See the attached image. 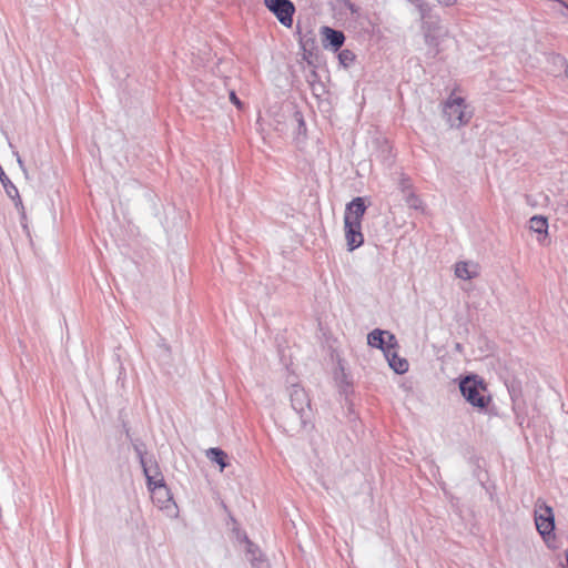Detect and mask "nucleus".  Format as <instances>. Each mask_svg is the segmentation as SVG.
I'll return each mask as SVG.
<instances>
[{
    "mask_svg": "<svg viewBox=\"0 0 568 568\" xmlns=\"http://www.w3.org/2000/svg\"><path fill=\"white\" fill-rule=\"evenodd\" d=\"M290 400L293 413L287 415L284 420L285 430L292 435L303 430L313 429V412L311 399L300 385L294 384L290 388Z\"/></svg>",
    "mask_w": 568,
    "mask_h": 568,
    "instance_id": "f257e3e1",
    "label": "nucleus"
},
{
    "mask_svg": "<svg viewBox=\"0 0 568 568\" xmlns=\"http://www.w3.org/2000/svg\"><path fill=\"white\" fill-rule=\"evenodd\" d=\"M458 386L463 397L469 405L480 412L487 409L491 398L483 377L476 374L460 376Z\"/></svg>",
    "mask_w": 568,
    "mask_h": 568,
    "instance_id": "f03ea898",
    "label": "nucleus"
},
{
    "mask_svg": "<svg viewBox=\"0 0 568 568\" xmlns=\"http://www.w3.org/2000/svg\"><path fill=\"white\" fill-rule=\"evenodd\" d=\"M443 115L452 128H460L471 118V113L466 111L465 100L460 97L449 98L445 102Z\"/></svg>",
    "mask_w": 568,
    "mask_h": 568,
    "instance_id": "7ed1b4c3",
    "label": "nucleus"
},
{
    "mask_svg": "<svg viewBox=\"0 0 568 568\" xmlns=\"http://www.w3.org/2000/svg\"><path fill=\"white\" fill-rule=\"evenodd\" d=\"M409 2L416 8L420 21L422 32H440V19L439 16L434 11V6L426 0H409Z\"/></svg>",
    "mask_w": 568,
    "mask_h": 568,
    "instance_id": "20e7f679",
    "label": "nucleus"
},
{
    "mask_svg": "<svg viewBox=\"0 0 568 568\" xmlns=\"http://www.w3.org/2000/svg\"><path fill=\"white\" fill-rule=\"evenodd\" d=\"M143 474L146 478L148 488L151 491L159 493L164 490L165 495L169 497V487L166 486L163 475L161 474L160 467L153 456H150V459L141 465Z\"/></svg>",
    "mask_w": 568,
    "mask_h": 568,
    "instance_id": "39448f33",
    "label": "nucleus"
},
{
    "mask_svg": "<svg viewBox=\"0 0 568 568\" xmlns=\"http://www.w3.org/2000/svg\"><path fill=\"white\" fill-rule=\"evenodd\" d=\"M264 6L284 27H292L295 6L291 0H264Z\"/></svg>",
    "mask_w": 568,
    "mask_h": 568,
    "instance_id": "423d86ee",
    "label": "nucleus"
},
{
    "mask_svg": "<svg viewBox=\"0 0 568 568\" xmlns=\"http://www.w3.org/2000/svg\"><path fill=\"white\" fill-rule=\"evenodd\" d=\"M367 344L372 347L383 351L384 355L389 353L390 348H396L398 345L394 334L379 328H375L368 333Z\"/></svg>",
    "mask_w": 568,
    "mask_h": 568,
    "instance_id": "0eeeda50",
    "label": "nucleus"
},
{
    "mask_svg": "<svg viewBox=\"0 0 568 568\" xmlns=\"http://www.w3.org/2000/svg\"><path fill=\"white\" fill-rule=\"evenodd\" d=\"M344 230L347 248L349 252L358 248L364 243V235L362 233V223L352 222L349 217L344 219Z\"/></svg>",
    "mask_w": 568,
    "mask_h": 568,
    "instance_id": "6e6552de",
    "label": "nucleus"
},
{
    "mask_svg": "<svg viewBox=\"0 0 568 568\" xmlns=\"http://www.w3.org/2000/svg\"><path fill=\"white\" fill-rule=\"evenodd\" d=\"M545 514L535 515V523L538 532L541 535L542 539L548 542L550 537H554L555 530V518L552 514V509L549 506H545Z\"/></svg>",
    "mask_w": 568,
    "mask_h": 568,
    "instance_id": "1a4fd4ad",
    "label": "nucleus"
},
{
    "mask_svg": "<svg viewBox=\"0 0 568 568\" xmlns=\"http://www.w3.org/2000/svg\"><path fill=\"white\" fill-rule=\"evenodd\" d=\"M321 33L323 34V47L334 52L339 51L346 39L343 31L327 26L321 28Z\"/></svg>",
    "mask_w": 568,
    "mask_h": 568,
    "instance_id": "9d476101",
    "label": "nucleus"
},
{
    "mask_svg": "<svg viewBox=\"0 0 568 568\" xmlns=\"http://www.w3.org/2000/svg\"><path fill=\"white\" fill-rule=\"evenodd\" d=\"M367 210L365 199L362 196L354 197L349 203L346 204L344 219L349 217L352 222L362 223L363 216Z\"/></svg>",
    "mask_w": 568,
    "mask_h": 568,
    "instance_id": "9b49d317",
    "label": "nucleus"
},
{
    "mask_svg": "<svg viewBox=\"0 0 568 568\" xmlns=\"http://www.w3.org/2000/svg\"><path fill=\"white\" fill-rule=\"evenodd\" d=\"M385 357L390 368L397 374H404L408 371L409 364L407 359L399 357L395 348H390L389 353L385 354Z\"/></svg>",
    "mask_w": 568,
    "mask_h": 568,
    "instance_id": "f8f14e48",
    "label": "nucleus"
},
{
    "mask_svg": "<svg viewBox=\"0 0 568 568\" xmlns=\"http://www.w3.org/2000/svg\"><path fill=\"white\" fill-rule=\"evenodd\" d=\"M0 182L6 191L7 195L10 199L16 200V206H19V205L22 206V201L20 199L19 191H18L17 186L7 176V174L4 173L1 165H0Z\"/></svg>",
    "mask_w": 568,
    "mask_h": 568,
    "instance_id": "ddd939ff",
    "label": "nucleus"
},
{
    "mask_svg": "<svg viewBox=\"0 0 568 568\" xmlns=\"http://www.w3.org/2000/svg\"><path fill=\"white\" fill-rule=\"evenodd\" d=\"M455 275L462 280H473L478 275L477 265L467 262H458L455 265Z\"/></svg>",
    "mask_w": 568,
    "mask_h": 568,
    "instance_id": "4468645a",
    "label": "nucleus"
},
{
    "mask_svg": "<svg viewBox=\"0 0 568 568\" xmlns=\"http://www.w3.org/2000/svg\"><path fill=\"white\" fill-rule=\"evenodd\" d=\"M300 44L303 50V60H305L308 65L314 67L313 58L316 55L314 52L316 49L315 40L313 38H301Z\"/></svg>",
    "mask_w": 568,
    "mask_h": 568,
    "instance_id": "2eb2a0df",
    "label": "nucleus"
},
{
    "mask_svg": "<svg viewBox=\"0 0 568 568\" xmlns=\"http://www.w3.org/2000/svg\"><path fill=\"white\" fill-rule=\"evenodd\" d=\"M206 456L211 462L216 463L220 466L221 470H223L227 466V454L219 447H212L207 449Z\"/></svg>",
    "mask_w": 568,
    "mask_h": 568,
    "instance_id": "dca6fc26",
    "label": "nucleus"
},
{
    "mask_svg": "<svg viewBox=\"0 0 568 568\" xmlns=\"http://www.w3.org/2000/svg\"><path fill=\"white\" fill-rule=\"evenodd\" d=\"M529 227L535 233L546 235L548 231V220L544 215H534L529 220Z\"/></svg>",
    "mask_w": 568,
    "mask_h": 568,
    "instance_id": "f3484780",
    "label": "nucleus"
},
{
    "mask_svg": "<svg viewBox=\"0 0 568 568\" xmlns=\"http://www.w3.org/2000/svg\"><path fill=\"white\" fill-rule=\"evenodd\" d=\"M130 442L134 453L136 454L140 465H144V463L150 459V456H148L145 443L140 438H133Z\"/></svg>",
    "mask_w": 568,
    "mask_h": 568,
    "instance_id": "a211bd4d",
    "label": "nucleus"
},
{
    "mask_svg": "<svg viewBox=\"0 0 568 568\" xmlns=\"http://www.w3.org/2000/svg\"><path fill=\"white\" fill-rule=\"evenodd\" d=\"M423 36L425 43L430 48L429 53L432 54V57H436L437 53L439 52L438 45L440 32H424Z\"/></svg>",
    "mask_w": 568,
    "mask_h": 568,
    "instance_id": "6ab92c4d",
    "label": "nucleus"
},
{
    "mask_svg": "<svg viewBox=\"0 0 568 568\" xmlns=\"http://www.w3.org/2000/svg\"><path fill=\"white\" fill-rule=\"evenodd\" d=\"M355 59H356V55L352 50H349V49L341 50L339 49L338 61H339V64L343 65L344 68H349L354 63Z\"/></svg>",
    "mask_w": 568,
    "mask_h": 568,
    "instance_id": "aec40b11",
    "label": "nucleus"
},
{
    "mask_svg": "<svg viewBox=\"0 0 568 568\" xmlns=\"http://www.w3.org/2000/svg\"><path fill=\"white\" fill-rule=\"evenodd\" d=\"M315 65L312 67V70L308 72V74L306 75V81L307 83L310 84L312 91H313V94H316V83L317 85L323 90L324 88V84L320 81V75L318 73L316 72L315 70Z\"/></svg>",
    "mask_w": 568,
    "mask_h": 568,
    "instance_id": "412c9836",
    "label": "nucleus"
},
{
    "mask_svg": "<svg viewBox=\"0 0 568 568\" xmlns=\"http://www.w3.org/2000/svg\"><path fill=\"white\" fill-rule=\"evenodd\" d=\"M513 405L519 404L521 400V389L520 385L516 382H513L510 385L507 386Z\"/></svg>",
    "mask_w": 568,
    "mask_h": 568,
    "instance_id": "4be33fe9",
    "label": "nucleus"
},
{
    "mask_svg": "<svg viewBox=\"0 0 568 568\" xmlns=\"http://www.w3.org/2000/svg\"><path fill=\"white\" fill-rule=\"evenodd\" d=\"M513 410L515 413L516 423L520 427H523L525 422H526V413H525V409L523 407V402H519V404H514L513 405Z\"/></svg>",
    "mask_w": 568,
    "mask_h": 568,
    "instance_id": "5701e85b",
    "label": "nucleus"
},
{
    "mask_svg": "<svg viewBox=\"0 0 568 568\" xmlns=\"http://www.w3.org/2000/svg\"><path fill=\"white\" fill-rule=\"evenodd\" d=\"M404 200L406 204L412 209L418 210L422 207V200L413 191H409L406 195H404Z\"/></svg>",
    "mask_w": 568,
    "mask_h": 568,
    "instance_id": "b1692460",
    "label": "nucleus"
},
{
    "mask_svg": "<svg viewBox=\"0 0 568 568\" xmlns=\"http://www.w3.org/2000/svg\"><path fill=\"white\" fill-rule=\"evenodd\" d=\"M293 119L297 124V133L305 135L306 133V123L303 116V113L300 110H295L293 113Z\"/></svg>",
    "mask_w": 568,
    "mask_h": 568,
    "instance_id": "393cba45",
    "label": "nucleus"
},
{
    "mask_svg": "<svg viewBox=\"0 0 568 568\" xmlns=\"http://www.w3.org/2000/svg\"><path fill=\"white\" fill-rule=\"evenodd\" d=\"M398 187L403 193V196L406 195L409 191H413V184L409 178L403 175L398 182Z\"/></svg>",
    "mask_w": 568,
    "mask_h": 568,
    "instance_id": "a878e982",
    "label": "nucleus"
},
{
    "mask_svg": "<svg viewBox=\"0 0 568 568\" xmlns=\"http://www.w3.org/2000/svg\"><path fill=\"white\" fill-rule=\"evenodd\" d=\"M552 62L554 64L556 65H559L560 68L564 69L566 75H568V62H567V59L560 54H556L552 57Z\"/></svg>",
    "mask_w": 568,
    "mask_h": 568,
    "instance_id": "bb28decb",
    "label": "nucleus"
},
{
    "mask_svg": "<svg viewBox=\"0 0 568 568\" xmlns=\"http://www.w3.org/2000/svg\"><path fill=\"white\" fill-rule=\"evenodd\" d=\"M251 564L253 568H270L267 560L263 559L261 556L252 557Z\"/></svg>",
    "mask_w": 568,
    "mask_h": 568,
    "instance_id": "cd10ccee",
    "label": "nucleus"
},
{
    "mask_svg": "<svg viewBox=\"0 0 568 568\" xmlns=\"http://www.w3.org/2000/svg\"><path fill=\"white\" fill-rule=\"evenodd\" d=\"M245 540H246V550L248 554L252 555V557H257L256 554L261 555L258 547L255 544H253L247 537H245Z\"/></svg>",
    "mask_w": 568,
    "mask_h": 568,
    "instance_id": "c85d7f7f",
    "label": "nucleus"
},
{
    "mask_svg": "<svg viewBox=\"0 0 568 568\" xmlns=\"http://www.w3.org/2000/svg\"><path fill=\"white\" fill-rule=\"evenodd\" d=\"M230 100L231 102L236 105L239 109L242 108V102L240 101V99L237 98L236 93L234 91H231L230 92Z\"/></svg>",
    "mask_w": 568,
    "mask_h": 568,
    "instance_id": "c756f323",
    "label": "nucleus"
},
{
    "mask_svg": "<svg viewBox=\"0 0 568 568\" xmlns=\"http://www.w3.org/2000/svg\"><path fill=\"white\" fill-rule=\"evenodd\" d=\"M122 427H123V432H124V434H125L126 438H128L129 440L133 439V438H132V435H131L130 427H129V425H128V423H126L125 420H122Z\"/></svg>",
    "mask_w": 568,
    "mask_h": 568,
    "instance_id": "7c9ffc66",
    "label": "nucleus"
},
{
    "mask_svg": "<svg viewBox=\"0 0 568 568\" xmlns=\"http://www.w3.org/2000/svg\"><path fill=\"white\" fill-rule=\"evenodd\" d=\"M13 155L16 156L17 162H18V164H19L20 169H21L23 172H26V166H24V163H23V161H22V159H21V156H20L19 152L14 150V151H13Z\"/></svg>",
    "mask_w": 568,
    "mask_h": 568,
    "instance_id": "2f4dec72",
    "label": "nucleus"
},
{
    "mask_svg": "<svg viewBox=\"0 0 568 568\" xmlns=\"http://www.w3.org/2000/svg\"><path fill=\"white\" fill-rule=\"evenodd\" d=\"M155 495H158L159 497V500H162V498H165L166 500H171L172 499V496L169 494V497L165 495L164 490H162L161 493H159V490L156 489L155 491H153Z\"/></svg>",
    "mask_w": 568,
    "mask_h": 568,
    "instance_id": "473e14b6",
    "label": "nucleus"
},
{
    "mask_svg": "<svg viewBox=\"0 0 568 568\" xmlns=\"http://www.w3.org/2000/svg\"><path fill=\"white\" fill-rule=\"evenodd\" d=\"M438 2L443 6L449 7L453 6L456 2V0H438Z\"/></svg>",
    "mask_w": 568,
    "mask_h": 568,
    "instance_id": "72a5a7b5",
    "label": "nucleus"
},
{
    "mask_svg": "<svg viewBox=\"0 0 568 568\" xmlns=\"http://www.w3.org/2000/svg\"><path fill=\"white\" fill-rule=\"evenodd\" d=\"M321 92H324V89L322 90L317 84H316V97H318L321 94Z\"/></svg>",
    "mask_w": 568,
    "mask_h": 568,
    "instance_id": "f704fd0d",
    "label": "nucleus"
},
{
    "mask_svg": "<svg viewBox=\"0 0 568 568\" xmlns=\"http://www.w3.org/2000/svg\"><path fill=\"white\" fill-rule=\"evenodd\" d=\"M349 9L354 11V4H349Z\"/></svg>",
    "mask_w": 568,
    "mask_h": 568,
    "instance_id": "c9c22d12",
    "label": "nucleus"
}]
</instances>
